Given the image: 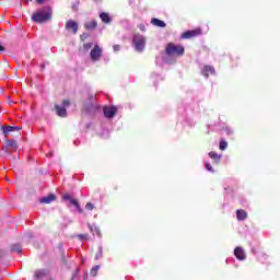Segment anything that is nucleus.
<instances>
[{
    "label": "nucleus",
    "mask_w": 280,
    "mask_h": 280,
    "mask_svg": "<svg viewBox=\"0 0 280 280\" xmlns=\"http://www.w3.org/2000/svg\"><path fill=\"white\" fill-rule=\"evenodd\" d=\"M71 105V102L69 100H65L62 102V107L65 108V106H70Z\"/></svg>",
    "instance_id": "cd10ccee"
},
{
    "label": "nucleus",
    "mask_w": 280,
    "mask_h": 280,
    "mask_svg": "<svg viewBox=\"0 0 280 280\" xmlns=\"http://www.w3.org/2000/svg\"><path fill=\"white\" fill-rule=\"evenodd\" d=\"M70 203L75 207L79 213H84V210H82V207H80V202L77 199H70Z\"/></svg>",
    "instance_id": "a211bd4d"
},
{
    "label": "nucleus",
    "mask_w": 280,
    "mask_h": 280,
    "mask_svg": "<svg viewBox=\"0 0 280 280\" xmlns=\"http://www.w3.org/2000/svg\"><path fill=\"white\" fill-rule=\"evenodd\" d=\"M78 237L80 240H89V235H86V234H79Z\"/></svg>",
    "instance_id": "c85d7f7f"
},
{
    "label": "nucleus",
    "mask_w": 280,
    "mask_h": 280,
    "mask_svg": "<svg viewBox=\"0 0 280 280\" xmlns=\"http://www.w3.org/2000/svg\"><path fill=\"white\" fill-rule=\"evenodd\" d=\"M202 34V30L195 28L191 31H186L182 34L180 38L183 40H190V38H197V36H200Z\"/></svg>",
    "instance_id": "20e7f679"
},
{
    "label": "nucleus",
    "mask_w": 280,
    "mask_h": 280,
    "mask_svg": "<svg viewBox=\"0 0 280 280\" xmlns=\"http://www.w3.org/2000/svg\"><path fill=\"white\" fill-rule=\"evenodd\" d=\"M210 159H212V161H214V163H220L222 156L219 155L218 153H215V151H212L209 153Z\"/></svg>",
    "instance_id": "f3484780"
},
{
    "label": "nucleus",
    "mask_w": 280,
    "mask_h": 280,
    "mask_svg": "<svg viewBox=\"0 0 280 280\" xmlns=\"http://www.w3.org/2000/svg\"><path fill=\"white\" fill-rule=\"evenodd\" d=\"M66 30L72 32V34H78V22L73 20H68L66 22Z\"/></svg>",
    "instance_id": "0eeeda50"
},
{
    "label": "nucleus",
    "mask_w": 280,
    "mask_h": 280,
    "mask_svg": "<svg viewBox=\"0 0 280 280\" xmlns=\"http://www.w3.org/2000/svg\"><path fill=\"white\" fill-rule=\"evenodd\" d=\"M201 73L205 75V78H209V75H213L215 73V68L211 66H205L201 70Z\"/></svg>",
    "instance_id": "9b49d317"
},
{
    "label": "nucleus",
    "mask_w": 280,
    "mask_h": 280,
    "mask_svg": "<svg viewBox=\"0 0 280 280\" xmlns=\"http://www.w3.org/2000/svg\"><path fill=\"white\" fill-rule=\"evenodd\" d=\"M63 200H69L70 202H71V200H73V198H71V195H69V194H66V195H63Z\"/></svg>",
    "instance_id": "a878e982"
},
{
    "label": "nucleus",
    "mask_w": 280,
    "mask_h": 280,
    "mask_svg": "<svg viewBox=\"0 0 280 280\" xmlns=\"http://www.w3.org/2000/svg\"><path fill=\"white\" fill-rule=\"evenodd\" d=\"M85 209H88V211H93V209H95V207L93 206V203L88 202V203L85 205Z\"/></svg>",
    "instance_id": "393cba45"
},
{
    "label": "nucleus",
    "mask_w": 280,
    "mask_h": 280,
    "mask_svg": "<svg viewBox=\"0 0 280 280\" xmlns=\"http://www.w3.org/2000/svg\"><path fill=\"white\" fill-rule=\"evenodd\" d=\"M7 147L13 148L14 150H16V140H14V139L7 140Z\"/></svg>",
    "instance_id": "412c9836"
},
{
    "label": "nucleus",
    "mask_w": 280,
    "mask_h": 280,
    "mask_svg": "<svg viewBox=\"0 0 280 280\" xmlns=\"http://www.w3.org/2000/svg\"><path fill=\"white\" fill-rule=\"evenodd\" d=\"M54 18V10L51 7L46 5L36 11V23H48Z\"/></svg>",
    "instance_id": "f257e3e1"
},
{
    "label": "nucleus",
    "mask_w": 280,
    "mask_h": 280,
    "mask_svg": "<svg viewBox=\"0 0 280 280\" xmlns=\"http://www.w3.org/2000/svg\"><path fill=\"white\" fill-rule=\"evenodd\" d=\"M219 148L222 151L226 150V148H229V142H226L225 140H221L220 144H219Z\"/></svg>",
    "instance_id": "4be33fe9"
},
{
    "label": "nucleus",
    "mask_w": 280,
    "mask_h": 280,
    "mask_svg": "<svg viewBox=\"0 0 280 280\" xmlns=\"http://www.w3.org/2000/svg\"><path fill=\"white\" fill-rule=\"evenodd\" d=\"M90 58L93 60V62H97L100 58H102V48L100 45H95L94 48L90 52Z\"/></svg>",
    "instance_id": "39448f33"
},
{
    "label": "nucleus",
    "mask_w": 280,
    "mask_h": 280,
    "mask_svg": "<svg viewBox=\"0 0 280 280\" xmlns=\"http://www.w3.org/2000/svg\"><path fill=\"white\" fill-rule=\"evenodd\" d=\"M166 56H184L185 47L183 45H176L174 43H168L165 48Z\"/></svg>",
    "instance_id": "f03ea898"
},
{
    "label": "nucleus",
    "mask_w": 280,
    "mask_h": 280,
    "mask_svg": "<svg viewBox=\"0 0 280 280\" xmlns=\"http://www.w3.org/2000/svg\"><path fill=\"white\" fill-rule=\"evenodd\" d=\"M151 23H152V25H155V27H165L166 26V24H165V22H163V20H159L156 18H153L151 20Z\"/></svg>",
    "instance_id": "2eb2a0df"
},
{
    "label": "nucleus",
    "mask_w": 280,
    "mask_h": 280,
    "mask_svg": "<svg viewBox=\"0 0 280 280\" xmlns=\"http://www.w3.org/2000/svg\"><path fill=\"white\" fill-rule=\"evenodd\" d=\"M55 110L58 117H67V108L60 105H55Z\"/></svg>",
    "instance_id": "f8f14e48"
},
{
    "label": "nucleus",
    "mask_w": 280,
    "mask_h": 280,
    "mask_svg": "<svg viewBox=\"0 0 280 280\" xmlns=\"http://www.w3.org/2000/svg\"><path fill=\"white\" fill-rule=\"evenodd\" d=\"M26 237L32 238V237H34V234H32V232H28V233H26Z\"/></svg>",
    "instance_id": "e433bc0d"
},
{
    "label": "nucleus",
    "mask_w": 280,
    "mask_h": 280,
    "mask_svg": "<svg viewBox=\"0 0 280 280\" xmlns=\"http://www.w3.org/2000/svg\"><path fill=\"white\" fill-rule=\"evenodd\" d=\"M94 233H96V235H98V237H102V233L100 232V229L95 228Z\"/></svg>",
    "instance_id": "473e14b6"
},
{
    "label": "nucleus",
    "mask_w": 280,
    "mask_h": 280,
    "mask_svg": "<svg viewBox=\"0 0 280 280\" xmlns=\"http://www.w3.org/2000/svg\"><path fill=\"white\" fill-rule=\"evenodd\" d=\"M103 113L107 119H113V117H115V115H117V107L116 106H110V107L105 106L103 108Z\"/></svg>",
    "instance_id": "423d86ee"
},
{
    "label": "nucleus",
    "mask_w": 280,
    "mask_h": 280,
    "mask_svg": "<svg viewBox=\"0 0 280 280\" xmlns=\"http://www.w3.org/2000/svg\"><path fill=\"white\" fill-rule=\"evenodd\" d=\"M81 40H86V38H89V34L86 33H83L81 36H80Z\"/></svg>",
    "instance_id": "c756f323"
},
{
    "label": "nucleus",
    "mask_w": 280,
    "mask_h": 280,
    "mask_svg": "<svg viewBox=\"0 0 280 280\" xmlns=\"http://www.w3.org/2000/svg\"><path fill=\"white\" fill-rule=\"evenodd\" d=\"M234 255L238 261H244L246 259V253H244V249L242 247H236L234 249Z\"/></svg>",
    "instance_id": "9d476101"
},
{
    "label": "nucleus",
    "mask_w": 280,
    "mask_h": 280,
    "mask_svg": "<svg viewBox=\"0 0 280 280\" xmlns=\"http://www.w3.org/2000/svg\"><path fill=\"white\" fill-rule=\"evenodd\" d=\"M236 218L240 222L246 220V218H248V213L245 212L244 209H238L236 210Z\"/></svg>",
    "instance_id": "ddd939ff"
},
{
    "label": "nucleus",
    "mask_w": 280,
    "mask_h": 280,
    "mask_svg": "<svg viewBox=\"0 0 280 280\" xmlns=\"http://www.w3.org/2000/svg\"><path fill=\"white\" fill-rule=\"evenodd\" d=\"M2 257H5V252L0 250V261H1V258H2Z\"/></svg>",
    "instance_id": "c9c22d12"
},
{
    "label": "nucleus",
    "mask_w": 280,
    "mask_h": 280,
    "mask_svg": "<svg viewBox=\"0 0 280 280\" xmlns=\"http://www.w3.org/2000/svg\"><path fill=\"white\" fill-rule=\"evenodd\" d=\"M57 200V197L55 194H50L48 196L42 197L39 199V205H51V202H55Z\"/></svg>",
    "instance_id": "6e6552de"
},
{
    "label": "nucleus",
    "mask_w": 280,
    "mask_h": 280,
    "mask_svg": "<svg viewBox=\"0 0 280 280\" xmlns=\"http://www.w3.org/2000/svg\"><path fill=\"white\" fill-rule=\"evenodd\" d=\"M43 276V272H37V280L40 279V277ZM47 280H54V278L49 277Z\"/></svg>",
    "instance_id": "2f4dec72"
},
{
    "label": "nucleus",
    "mask_w": 280,
    "mask_h": 280,
    "mask_svg": "<svg viewBox=\"0 0 280 280\" xmlns=\"http://www.w3.org/2000/svg\"><path fill=\"white\" fill-rule=\"evenodd\" d=\"M86 279H89V276H85V277L83 278V280H86Z\"/></svg>",
    "instance_id": "4c0bfd02"
},
{
    "label": "nucleus",
    "mask_w": 280,
    "mask_h": 280,
    "mask_svg": "<svg viewBox=\"0 0 280 280\" xmlns=\"http://www.w3.org/2000/svg\"><path fill=\"white\" fill-rule=\"evenodd\" d=\"M102 255H103L102 247H98V252L96 253L94 259H95V260L102 259Z\"/></svg>",
    "instance_id": "5701e85b"
},
{
    "label": "nucleus",
    "mask_w": 280,
    "mask_h": 280,
    "mask_svg": "<svg viewBox=\"0 0 280 280\" xmlns=\"http://www.w3.org/2000/svg\"><path fill=\"white\" fill-rule=\"evenodd\" d=\"M31 19H32V22H33V23H36V12H34V13L32 14V18H31Z\"/></svg>",
    "instance_id": "72a5a7b5"
},
{
    "label": "nucleus",
    "mask_w": 280,
    "mask_h": 280,
    "mask_svg": "<svg viewBox=\"0 0 280 280\" xmlns=\"http://www.w3.org/2000/svg\"><path fill=\"white\" fill-rule=\"evenodd\" d=\"M113 49H114V51H119V49H121V46L116 44L113 46Z\"/></svg>",
    "instance_id": "7c9ffc66"
},
{
    "label": "nucleus",
    "mask_w": 280,
    "mask_h": 280,
    "mask_svg": "<svg viewBox=\"0 0 280 280\" xmlns=\"http://www.w3.org/2000/svg\"><path fill=\"white\" fill-rule=\"evenodd\" d=\"M5 51V47H3V45L0 43V54Z\"/></svg>",
    "instance_id": "f704fd0d"
},
{
    "label": "nucleus",
    "mask_w": 280,
    "mask_h": 280,
    "mask_svg": "<svg viewBox=\"0 0 280 280\" xmlns=\"http://www.w3.org/2000/svg\"><path fill=\"white\" fill-rule=\"evenodd\" d=\"M75 278L74 277H72V279L71 280H74Z\"/></svg>",
    "instance_id": "58836bf2"
},
{
    "label": "nucleus",
    "mask_w": 280,
    "mask_h": 280,
    "mask_svg": "<svg viewBox=\"0 0 280 280\" xmlns=\"http://www.w3.org/2000/svg\"><path fill=\"white\" fill-rule=\"evenodd\" d=\"M133 47L136 51H143L145 49V37L140 34L133 36Z\"/></svg>",
    "instance_id": "7ed1b4c3"
},
{
    "label": "nucleus",
    "mask_w": 280,
    "mask_h": 280,
    "mask_svg": "<svg viewBox=\"0 0 280 280\" xmlns=\"http://www.w3.org/2000/svg\"><path fill=\"white\" fill-rule=\"evenodd\" d=\"M11 250L12 253H21L23 250V247L21 246V244H14L11 246Z\"/></svg>",
    "instance_id": "6ab92c4d"
},
{
    "label": "nucleus",
    "mask_w": 280,
    "mask_h": 280,
    "mask_svg": "<svg viewBox=\"0 0 280 280\" xmlns=\"http://www.w3.org/2000/svg\"><path fill=\"white\" fill-rule=\"evenodd\" d=\"M92 47H93V43H86L83 45L84 51H89V49H91Z\"/></svg>",
    "instance_id": "b1692460"
},
{
    "label": "nucleus",
    "mask_w": 280,
    "mask_h": 280,
    "mask_svg": "<svg viewBox=\"0 0 280 280\" xmlns=\"http://www.w3.org/2000/svg\"><path fill=\"white\" fill-rule=\"evenodd\" d=\"M16 130H23V127L21 126H7L2 127V132L5 137H8L9 132H14Z\"/></svg>",
    "instance_id": "1a4fd4ad"
},
{
    "label": "nucleus",
    "mask_w": 280,
    "mask_h": 280,
    "mask_svg": "<svg viewBox=\"0 0 280 280\" xmlns=\"http://www.w3.org/2000/svg\"><path fill=\"white\" fill-rule=\"evenodd\" d=\"M97 272H100V265L94 266V267L91 269L90 275H91L92 277H97Z\"/></svg>",
    "instance_id": "aec40b11"
},
{
    "label": "nucleus",
    "mask_w": 280,
    "mask_h": 280,
    "mask_svg": "<svg viewBox=\"0 0 280 280\" xmlns=\"http://www.w3.org/2000/svg\"><path fill=\"white\" fill-rule=\"evenodd\" d=\"M100 19H101V21H103V23H106V24L110 23V21H112L110 15L106 12H102L100 14Z\"/></svg>",
    "instance_id": "dca6fc26"
},
{
    "label": "nucleus",
    "mask_w": 280,
    "mask_h": 280,
    "mask_svg": "<svg viewBox=\"0 0 280 280\" xmlns=\"http://www.w3.org/2000/svg\"><path fill=\"white\" fill-rule=\"evenodd\" d=\"M206 170H208V172H213V166H211L210 163H206Z\"/></svg>",
    "instance_id": "bb28decb"
},
{
    "label": "nucleus",
    "mask_w": 280,
    "mask_h": 280,
    "mask_svg": "<svg viewBox=\"0 0 280 280\" xmlns=\"http://www.w3.org/2000/svg\"><path fill=\"white\" fill-rule=\"evenodd\" d=\"M84 27L85 30L90 31V32H93V30H96L97 28V21L95 20H92L91 22H86L84 24Z\"/></svg>",
    "instance_id": "4468645a"
}]
</instances>
